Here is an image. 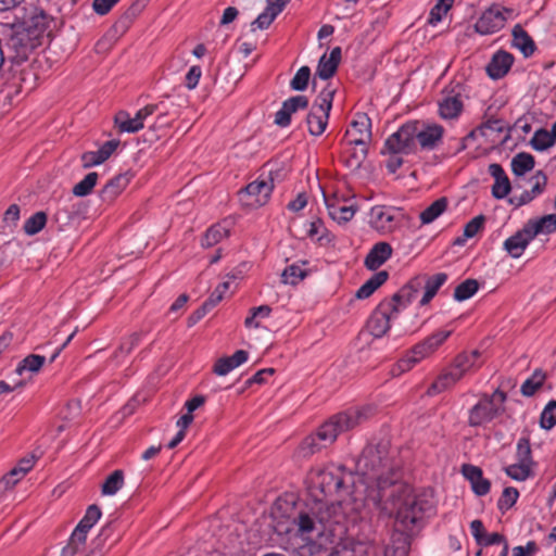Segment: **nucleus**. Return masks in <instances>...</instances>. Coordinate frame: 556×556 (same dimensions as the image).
Listing matches in <instances>:
<instances>
[{
	"label": "nucleus",
	"mask_w": 556,
	"mask_h": 556,
	"mask_svg": "<svg viewBox=\"0 0 556 556\" xmlns=\"http://www.w3.org/2000/svg\"><path fill=\"white\" fill-rule=\"evenodd\" d=\"M514 55L505 50L496 51L488 63L485 71L490 78L501 79L511 68Z\"/></svg>",
	"instance_id": "4be33fe9"
},
{
	"label": "nucleus",
	"mask_w": 556,
	"mask_h": 556,
	"mask_svg": "<svg viewBox=\"0 0 556 556\" xmlns=\"http://www.w3.org/2000/svg\"><path fill=\"white\" fill-rule=\"evenodd\" d=\"M540 426L542 429L551 430L556 426V400L549 401L541 413Z\"/></svg>",
	"instance_id": "680f3d73"
},
{
	"label": "nucleus",
	"mask_w": 556,
	"mask_h": 556,
	"mask_svg": "<svg viewBox=\"0 0 556 556\" xmlns=\"http://www.w3.org/2000/svg\"><path fill=\"white\" fill-rule=\"evenodd\" d=\"M307 236L316 241L320 245H328L334 242V235H332L325 226L323 219L316 218L309 223Z\"/></svg>",
	"instance_id": "c9c22d12"
},
{
	"label": "nucleus",
	"mask_w": 556,
	"mask_h": 556,
	"mask_svg": "<svg viewBox=\"0 0 556 556\" xmlns=\"http://www.w3.org/2000/svg\"><path fill=\"white\" fill-rule=\"evenodd\" d=\"M149 331V329H140L124 338L115 350L113 356L118 358L129 355L141 343Z\"/></svg>",
	"instance_id": "72a5a7b5"
},
{
	"label": "nucleus",
	"mask_w": 556,
	"mask_h": 556,
	"mask_svg": "<svg viewBox=\"0 0 556 556\" xmlns=\"http://www.w3.org/2000/svg\"><path fill=\"white\" fill-rule=\"evenodd\" d=\"M354 473L343 465L330 464L312 469L308 476V490L315 502L344 498L353 493Z\"/></svg>",
	"instance_id": "7ed1b4c3"
},
{
	"label": "nucleus",
	"mask_w": 556,
	"mask_h": 556,
	"mask_svg": "<svg viewBox=\"0 0 556 556\" xmlns=\"http://www.w3.org/2000/svg\"><path fill=\"white\" fill-rule=\"evenodd\" d=\"M463 86L456 84L444 89L445 97L439 102V115L444 119H452L459 116L463 111L460 91Z\"/></svg>",
	"instance_id": "f3484780"
},
{
	"label": "nucleus",
	"mask_w": 556,
	"mask_h": 556,
	"mask_svg": "<svg viewBox=\"0 0 556 556\" xmlns=\"http://www.w3.org/2000/svg\"><path fill=\"white\" fill-rule=\"evenodd\" d=\"M531 236L525 232V226L504 241L503 249L514 258L520 257L529 243Z\"/></svg>",
	"instance_id": "c85d7f7f"
},
{
	"label": "nucleus",
	"mask_w": 556,
	"mask_h": 556,
	"mask_svg": "<svg viewBox=\"0 0 556 556\" xmlns=\"http://www.w3.org/2000/svg\"><path fill=\"white\" fill-rule=\"evenodd\" d=\"M338 65L327 60L326 54H323L318 61L316 75L323 79H330L338 71Z\"/></svg>",
	"instance_id": "0e129e2a"
},
{
	"label": "nucleus",
	"mask_w": 556,
	"mask_h": 556,
	"mask_svg": "<svg viewBox=\"0 0 556 556\" xmlns=\"http://www.w3.org/2000/svg\"><path fill=\"white\" fill-rule=\"evenodd\" d=\"M488 172L494 178L492 197L497 200L506 198L511 191V184L503 166L498 163H492L489 165Z\"/></svg>",
	"instance_id": "393cba45"
},
{
	"label": "nucleus",
	"mask_w": 556,
	"mask_h": 556,
	"mask_svg": "<svg viewBox=\"0 0 556 556\" xmlns=\"http://www.w3.org/2000/svg\"><path fill=\"white\" fill-rule=\"evenodd\" d=\"M555 140L552 132L547 131L545 128L538 129L532 139L530 140V146L535 151H545L554 144Z\"/></svg>",
	"instance_id": "603ef678"
},
{
	"label": "nucleus",
	"mask_w": 556,
	"mask_h": 556,
	"mask_svg": "<svg viewBox=\"0 0 556 556\" xmlns=\"http://www.w3.org/2000/svg\"><path fill=\"white\" fill-rule=\"evenodd\" d=\"M102 516L101 508L97 504L89 505L84 517L77 523L67 544L62 548L61 556H74L86 544L88 532Z\"/></svg>",
	"instance_id": "1a4fd4ad"
},
{
	"label": "nucleus",
	"mask_w": 556,
	"mask_h": 556,
	"mask_svg": "<svg viewBox=\"0 0 556 556\" xmlns=\"http://www.w3.org/2000/svg\"><path fill=\"white\" fill-rule=\"evenodd\" d=\"M424 278L425 292L419 302L421 306L428 304L438 293L439 289L447 281L446 273H438L432 276L421 275Z\"/></svg>",
	"instance_id": "7c9ffc66"
},
{
	"label": "nucleus",
	"mask_w": 556,
	"mask_h": 556,
	"mask_svg": "<svg viewBox=\"0 0 556 556\" xmlns=\"http://www.w3.org/2000/svg\"><path fill=\"white\" fill-rule=\"evenodd\" d=\"M389 279L387 270L375 273L368 280H366L356 291L355 298L358 300L368 299L374 292L379 289Z\"/></svg>",
	"instance_id": "2f4dec72"
},
{
	"label": "nucleus",
	"mask_w": 556,
	"mask_h": 556,
	"mask_svg": "<svg viewBox=\"0 0 556 556\" xmlns=\"http://www.w3.org/2000/svg\"><path fill=\"white\" fill-rule=\"evenodd\" d=\"M146 3L141 0H136L115 22L114 28L116 31L125 33L134 20L141 13Z\"/></svg>",
	"instance_id": "e433bc0d"
},
{
	"label": "nucleus",
	"mask_w": 556,
	"mask_h": 556,
	"mask_svg": "<svg viewBox=\"0 0 556 556\" xmlns=\"http://www.w3.org/2000/svg\"><path fill=\"white\" fill-rule=\"evenodd\" d=\"M325 201L329 216L339 225L350 222L358 210L356 204L345 205L327 199Z\"/></svg>",
	"instance_id": "c756f323"
},
{
	"label": "nucleus",
	"mask_w": 556,
	"mask_h": 556,
	"mask_svg": "<svg viewBox=\"0 0 556 556\" xmlns=\"http://www.w3.org/2000/svg\"><path fill=\"white\" fill-rule=\"evenodd\" d=\"M115 529L114 521H110L105 523L99 531V534L92 540V551L94 549H101L102 546L105 544V542L111 538Z\"/></svg>",
	"instance_id": "69168bd1"
},
{
	"label": "nucleus",
	"mask_w": 556,
	"mask_h": 556,
	"mask_svg": "<svg viewBox=\"0 0 556 556\" xmlns=\"http://www.w3.org/2000/svg\"><path fill=\"white\" fill-rule=\"evenodd\" d=\"M422 276L416 275L402 286L393 295L384 298L383 300L396 308V314L400 315L401 312L406 309L415 301L422 289Z\"/></svg>",
	"instance_id": "dca6fc26"
},
{
	"label": "nucleus",
	"mask_w": 556,
	"mask_h": 556,
	"mask_svg": "<svg viewBox=\"0 0 556 556\" xmlns=\"http://www.w3.org/2000/svg\"><path fill=\"white\" fill-rule=\"evenodd\" d=\"M389 137L386 139L383 147L381 149L382 155H389L387 162H386V168L390 174H395L397 169L403 165L404 160L401 156L402 154H405V152L402 151H392L391 148L388 147Z\"/></svg>",
	"instance_id": "de8ad7c7"
},
{
	"label": "nucleus",
	"mask_w": 556,
	"mask_h": 556,
	"mask_svg": "<svg viewBox=\"0 0 556 556\" xmlns=\"http://www.w3.org/2000/svg\"><path fill=\"white\" fill-rule=\"evenodd\" d=\"M228 236V230L219 224L211 226L201 238L203 248H212Z\"/></svg>",
	"instance_id": "49530a36"
},
{
	"label": "nucleus",
	"mask_w": 556,
	"mask_h": 556,
	"mask_svg": "<svg viewBox=\"0 0 556 556\" xmlns=\"http://www.w3.org/2000/svg\"><path fill=\"white\" fill-rule=\"evenodd\" d=\"M453 333V329L450 330H437L422 341L415 344L410 353L412 355L407 358L400 359L396 365L393 366L391 372L393 376H399L405 371L412 369V367L420 362L426 356L433 353L439 349Z\"/></svg>",
	"instance_id": "423d86ee"
},
{
	"label": "nucleus",
	"mask_w": 556,
	"mask_h": 556,
	"mask_svg": "<svg viewBox=\"0 0 556 556\" xmlns=\"http://www.w3.org/2000/svg\"><path fill=\"white\" fill-rule=\"evenodd\" d=\"M460 471L465 479L470 482L471 490L477 496H484L490 492L491 481L483 477V471L480 467L464 464Z\"/></svg>",
	"instance_id": "412c9836"
},
{
	"label": "nucleus",
	"mask_w": 556,
	"mask_h": 556,
	"mask_svg": "<svg viewBox=\"0 0 556 556\" xmlns=\"http://www.w3.org/2000/svg\"><path fill=\"white\" fill-rule=\"evenodd\" d=\"M525 232L532 240L539 235H552L556 232V214H547L536 218H530L525 223Z\"/></svg>",
	"instance_id": "5701e85b"
},
{
	"label": "nucleus",
	"mask_w": 556,
	"mask_h": 556,
	"mask_svg": "<svg viewBox=\"0 0 556 556\" xmlns=\"http://www.w3.org/2000/svg\"><path fill=\"white\" fill-rule=\"evenodd\" d=\"M473 359L472 356L467 355V352L459 353L453 361V365L451 369L454 372L460 374V379L464 377V375L473 367Z\"/></svg>",
	"instance_id": "e2e57ef3"
},
{
	"label": "nucleus",
	"mask_w": 556,
	"mask_h": 556,
	"mask_svg": "<svg viewBox=\"0 0 556 556\" xmlns=\"http://www.w3.org/2000/svg\"><path fill=\"white\" fill-rule=\"evenodd\" d=\"M341 514L332 506H326L315 502L314 506L305 505L293 517L292 523L296 527L298 534L306 540L325 539L336 536L341 525Z\"/></svg>",
	"instance_id": "f03ea898"
},
{
	"label": "nucleus",
	"mask_w": 556,
	"mask_h": 556,
	"mask_svg": "<svg viewBox=\"0 0 556 556\" xmlns=\"http://www.w3.org/2000/svg\"><path fill=\"white\" fill-rule=\"evenodd\" d=\"M48 215L43 211L36 212L24 223L23 230L27 236L39 233L47 225Z\"/></svg>",
	"instance_id": "37998d69"
},
{
	"label": "nucleus",
	"mask_w": 556,
	"mask_h": 556,
	"mask_svg": "<svg viewBox=\"0 0 556 556\" xmlns=\"http://www.w3.org/2000/svg\"><path fill=\"white\" fill-rule=\"evenodd\" d=\"M532 467L533 466H531V465H527V464L518 462L517 464H513V465L505 467L504 470H505L506 475L509 478H511L513 480L525 481L528 478H531L534 476Z\"/></svg>",
	"instance_id": "5fc2aeb1"
},
{
	"label": "nucleus",
	"mask_w": 556,
	"mask_h": 556,
	"mask_svg": "<svg viewBox=\"0 0 556 556\" xmlns=\"http://www.w3.org/2000/svg\"><path fill=\"white\" fill-rule=\"evenodd\" d=\"M123 485L124 472L121 469H116L104 480L101 486V493L102 495H114L123 488Z\"/></svg>",
	"instance_id": "c03bdc74"
},
{
	"label": "nucleus",
	"mask_w": 556,
	"mask_h": 556,
	"mask_svg": "<svg viewBox=\"0 0 556 556\" xmlns=\"http://www.w3.org/2000/svg\"><path fill=\"white\" fill-rule=\"evenodd\" d=\"M134 174L130 170L115 175L100 190L99 197L103 203L111 204L126 189L132 179Z\"/></svg>",
	"instance_id": "a211bd4d"
},
{
	"label": "nucleus",
	"mask_w": 556,
	"mask_h": 556,
	"mask_svg": "<svg viewBox=\"0 0 556 556\" xmlns=\"http://www.w3.org/2000/svg\"><path fill=\"white\" fill-rule=\"evenodd\" d=\"M397 317L396 308L382 300L371 312L367 320V329L371 336L380 339L391 329V323Z\"/></svg>",
	"instance_id": "2eb2a0df"
},
{
	"label": "nucleus",
	"mask_w": 556,
	"mask_h": 556,
	"mask_svg": "<svg viewBox=\"0 0 556 556\" xmlns=\"http://www.w3.org/2000/svg\"><path fill=\"white\" fill-rule=\"evenodd\" d=\"M455 0H438L429 12L428 24L435 26L446 15L448 10L453 7Z\"/></svg>",
	"instance_id": "6e6d98bb"
},
{
	"label": "nucleus",
	"mask_w": 556,
	"mask_h": 556,
	"mask_svg": "<svg viewBox=\"0 0 556 556\" xmlns=\"http://www.w3.org/2000/svg\"><path fill=\"white\" fill-rule=\"evenodd\" d=\"M328 119L329 115L309 110L305 118L309 135L314 137L323 135L327 128Z\"/></svg>",
	"instance_id": "a19ab883"
},
{
	"label": "nucleus",
	"mask_w": 556,
	"mask_h": 556,
	"mask_svg": "<svg viewBox=\"0 0 556 556\" xmlns=\"http://www.w3.org/2000/svg\"><path fill=\"white\" fill-rule=\"evenodd\" d=\"M38 61L36 59L24 62L18 71V81L22 87L27 90H31L36 87L37 80L39 79V72L37 66Z\"/></svg>",
	"instance_id": "473e14b6"
},
{
	"label": "nucleus",
	"mask_w": 556,
	"mask_h": 556,
	"mask_svg": "<svg viewBox=\"0 0 556 556\" xmlns=\"http://www.w3.org/2000/svg\"><path fill=\"white\" fill-rule=\"evenodd\" d=\"M98 178H99L98 173H96V172L88 173L84 177L83 180H80L73 187L72 193L75 197H79V198L90 194L97 185Z\"/></svg>",
	"instance_id": "8fccbe9b"
},
{
	"label": "nucleus",
	"mask_w": 556,
	"mask_h": 556,
	"mask_svg": "<svg viewBox=\"0 0 556 556\" xmlns=\"http://www.w3.org/2000/svg\"><path fill=\"white\" fill-rule=\"evenodd\" d=\"M479 290V282L473 278H468L460 282L454 290L453 298L457 302L466 301L472 298Z\"/></svg>",
	"instance_id": "a18cd8bd"
},
{
	"label": "nucleus",
	"mask_w": 556,
	"mask_h": 556,
	"mask_svg": "<svg viewBox=\"0 0 556 556\" xmlns=\"http://www.w3.org/2000/svg\"><path fill=\"white\" fill-rule=\"evenodd\" d=\"M513 9L503 7L498 3L491 4L485 9L480 17L475 23L476 33L485 36L492 35L504 28L507 16L505 14H511Z\"/></svg>",
	"instance_id": "4468645a"
},
{
	"label": "nucleus",
	"mask_w": 556,
	"mask_h": 556,
	"mask_svg": "<svg viewBox=\"0 0 556 556\" xmlns=\"http://www.w3.org/2000/svg\"><path fill=\"white\" fill-rule=\"evenodd\" d=\"M519 492L514 486H506L497 501V508L503 514L510 509L517 502Z\"/></svg>",
	"instance_id": "bf43d9fd"
},
{
	"label": "nucleus",
	"mask_w": 556,
	"mask_h": 556,
	"mask_svg": "<svg viewBox=\"0 0 556 556\" xmlns=\"http://www.w3.org/2000/svg\"><path fill=\"white\" fill-rule=\"evenodd\" d=\"M45 41L16 26L8 39L9 55L13 65H22L29 60V56L43 45Z\"/></svg>",
	"instance_id": "6e6552de"
},
{
	"label": "nucleus",
	"mask_w": 556,
	"mask_h": 556,
	"mask_svg": "<svg viewBox=\"0 0 556 556\" xmlns=\"http://www.w3.org/2000/svg\"><path fill=\"white\" fill-rule=\"evenodd\" d=\"M535 165V159L528 152L517 153L510 163L511 172L515 176L521 177L526 173L532 170Z\"/></svg>",
	"instance_id": "58836bf2"
},
{
	"label": "nucleus",
	"mask_w": 556,
	"mask_h": 556,
	"mask_svg": "<svg viewBox=\"0 0 556 556\" xmlns=\"http://www.w3.org/2000/svg\"><path fill=\"white\" fill-rule=\"evenodd\" d=\"M506 401L507 393L500 388L495 389L492 394L482 393L479 401L468 412V426L479 428L491 424L505 413Z\"/></svg>",
	"instance_id": "39448f33"
},
{
	"label": "nucleus",
	"mask_w": 556,
	"mask_h": 556,
	"mask_svg": "<svg viewBox=\"0 0 556 556\" xmlns=\"http://www.w3.org/2000/svg\"><path fill=\"white\" fill-rule=\"evenodd\" d=\"M547 378L546 372L542 368H536L532 375L523 381L520 387V392L523 396L530 397L542 388Z\"/></svg>",
	"instance_id": "4c0bfd02"
},
{
	"label": "nucleus",
	"mask_w": 556,
	"mask_h": 556,
	"mask_svg": "<svg viewBox=\"0 0 556 556\" xmlns=\"http://www.w3.org/2000/svg\"><path fill=\"white\" fill-rule=\"evenodd\" d=\"M444 131V127L435 123L408 121L389 136L387 144L392 151H402L405 155L416 152L417 142L421 150L431 151L442 142Z\"/></svg>",
	"instance_id": "20e7f679"
},
{
	"label": "nucleus",
	"mask_w": 556,
	"mask_h": 556,
	"mask_svg": "<svg viewBox=\"0 0 556 556\" xmlns=\"http://www.w3.org/2000/svg\"><path fill=\"white\" fill-rule=\"evenodd\" d=\"M388 454L387 445L382 443L368 444L358 458L357 467L363 471V475L372 479H380L391 467Z\"/></svg>",
	"instance_id": "0eeeda50"
},
{
	"label": "nucleus",
	"mask_w": 556,
	"mask_h": 556,
	"mask_svg": "<svg viewBox=\"0 0 556 556\" xmlns=\"http://www.w3.org/2000/svg\"><path fill=\"white\" fill-rule=\"evenodd\" d=\"M460 380V374L454 372L452 369L441 374L428 388V395L439 394L450 387L454 386L457 381Z\"/></svg>",
	"instance_id": "f704fd0d"
},
{
	"label": "nucleus",
	"mask_w": 556,
	"mask_h": 556,
	"mask_svg": "<svg viewBox=\"0 0 556 556\" xmlns=\"http://www.w3.org/2000/svg\"><path fill=\"white\" fill-rule=\"evenodd\" d=\"M448 200L445 197H441L433 201L428 207H426L419 215L420 222L424 225L434 222L441 216L447 208Z\"/></svg>",
	"instance_id": "ea45409f"
},
{
	"label": "nucleus",
	"mask_w": 556,
	"mask_h": 556,
	"mask_svg": "<svg viewBox=\"0 0 556 556\" xmlns=\"http://www.w3.org/2000/svg\"><path fill=\"white\" fill-rule=\"evenodd\" d=\"M17 27L29 30L42 41L49 36L48 29L53 18L41 8L29 5L23 8V14Z\"/></svg>",
	"instance_id": "f8f14e48"
},
{
	"label": "nucleus",
	"mask_w": 556,
	"mask_h": 556,
	"mask_svg": "<svg viewBox=\"0 0 556 556\" xmlns=\"http://www.w3.org/2000/svg\"><path fill=\"white\" fill-rule=\"evenodd\" d=\"M513 47L518 49L525 58H530L536 50L533 38L520 24H516L511 30Z\"/></svg>",
	"instance_id": "bb28decb"
},
{
	"label": "nucleus",
	"mask_w": 556,
	"mask_h": 556,
	"mask_svg": "<svg viewBox=\"0 0 556 556\" xmlns=\"http://www.w3.org/2000/svg\"><path fill=\"white\" fill-rule=\"evenodd\" d=\"M531 179L535 182L530 190H525L520 195H514L508 198V203L514 205L516 208L532 202L536 197L541 195L547 186V175L543 170H538Z\"/></svg>",
	"instance_id": "6ab92c4d"
},
{
	"label": "nucleus",
	"mask_w": 556,
	"mask_h": 556,
	"mask_svg": "<svg viewBox=\"0 0 556 556\" xmlns=\"http://www.w3.org/2000/svg\"><path fill=\"white\" fill-rule=\"evenodd\" d=\"M311 79V68L307 65L301 66L290 80V88L293 91L307 89Z\"/></svg>",
	"instance_id": "13d9d810"
},
{
	"label": "nucleus",
	"mask_w": 556,
	"mask_h": 556,
	"mask_svg": "<svg viewBox=\"0 0 556 556\" xmlns=\"http://www.w3.org/2000/svg\"><path fill=\"white\" fill-rule=\"evenodd\" d=\"M121 141L112 139L105 141L97 151H87L81 155L83 166L89 168L105 162L118 148Z\"/></svg>",
	"instance_id": "b1692460"
},
{
	"label": "nucleus",
	"mask_w": 556,
	"mask_h": 556,
	"mask_svg": "<svg viewBox=\"0 0 556 556\" xmlns=\"http://www.w3.org/2000/svg\"><path fill=\"white\" fill-rule=\"evenodd\" d=\"M248 358L249 353L247 351L238 350L231 356L218 358L213 366V372L217 376H225L232 369L245 363Z\"/></svg>",
	"instance_id": "cd10ccee"
},
{
	"label": "nucleus",
	"mask_w": 556,
	"mask_h": 556,
	"mask_svg": "<svg viewBox=\"0 0 556 556\" xmlns=\"http://www.w3.org/2000/svg\"><path fill=\"white\" fill-rule=\"evenodd\" d=\"M516 456L519 463L535 466L532 458L531 443L529 437H521L517 442Z\"/></svg>",
	"instance_id": "4d7b16f0"
},
{
	"label": "nucleus",
	"mask_w": 556,
	"mask_h": 556,
	"mask_svg": "<svg viewBox=\"0 0 556 556\" xmlns=\"http://www.w3.org/2000/svg\"><path fill=\"white\" fill-rule=\"evenodd\" d=\"M334 97V90L324 89L317 96L311 110L329 115L332 109V102Z\"/></svg>",
	"instance_id": "3c124183"
},
{
	"label": "nucleus",
	"mask_w": 556,
	"mask_h": 556,
	"mask_svg": "<svg viewBox=\"0 0 556 556\" xmlns=\"http://www.w3.org/2000/svg\"><path fill=\"white\" fill-rule=\"evenodd\" d=\"M114 123L121 132L135 134L141 130L135 117H131L127 111H119L114 116Z\"/></svg>",
	"instance_id": "09e8293b"
},
{
	"label": "nucleus",
	"mask_w": 556,
	"mask_h": 556,
	"mask_svg": "<svg viewBox=\"0 0 556 556\" xmlns=\"http://www.w3.org/2000/svg\"><path fill=\"white\" fill-rule=\"evenodd\" d=\"M484 223H485V217L482 214L470 219L464 227L465 238L475 237L483 228Z\"/></svg>",
	"instance_id": "774afa93"
},
{
	"label": "nucleus",
	"mask_w": 556,
	"mask_h": 556,
	"mask_svg": "<svg viewBox=\"0 0 556 556\" xmlns=\"http://www.w3.org/2000/svg\"><path fill=\"white\" fill-rule=\"evenodd\" d=\"M367 407H350L329 417L318 429L307 435L300 450L304 456L313 455L331 445L339 434L353 430L368 419Z\"/></svg>",
	"instance_id": "f257e3e1"
},
{
	"label": "nucleus",
	"mask_w": 556,
	"mask_h": 556,
	"mask_svg": "<svg viewBox=\"0 0 556 556\" xmlns=\"http://www.w3.org/2000/svg\"><path fill=\"white\" fill-rule=\"evenodd\" d=\"M274 190L273 178L256 179L238 191L240 203L250 208H257L265 205Z\"/></svg>",
	"instance_id": "ddd939ff"
},
{
	"label": "nucleus",
	"mask_w": 556,
	"mask_h": 556,
	"mask_svg": "<svg viewBox=\"0 0 556 556\" xmlns=\"http://www.w3.org/2000/svg\"><path fill=\"white\" fill-rule=\"evenodd\" d=\"M369 215L371 227L383 235L400 228L405 218L403 208L388 205L372 206Z\"/></svg>",
	"instance_id": "9b49d317"
},
{
	"label": "nucleus",
	"mask_w": 556,
	"mask_h": 556,
	"mask_svg": "<svg viewBox=\"0 0 556 556\" xmlns=\"http://www.w3.org/2000/svg\"><path fill=\"white\" fill-rule=\"evenodd\" d=\"M392 252L393 249L390 243L386 241L377 242L367 253L364 266L369 270H377L392 256Z\"/></svg>",
	"instance_id": "a878e982"
},
{
	"label": "nucleus",
	"mask_w": 556,
	"mask_h": 556,
	"mask_svg": "<svg viewBox=\"0 0 556 556\" xmlns=\"http://www.w3.org/2000/svg\"><path fill=\"white\" fill-rule=\"evenodd\" d=\"M431 508V503L425 497L407 495L397 507L395 520L405 530H413Z\"/></svg>",
	"instance_id": "9d476101"
},
{
	"label": "nucleus",
	"mask_w": 556,
	"mask_h": 556,
	"mask_svg": "<svg viewBox=\"0 0 556 556\" xmlns=\"http://www.w3.org/2000/svg\"><path fill=\"white\" fill-rule=\"evenodd\" d=\"M352 131L348 130L345 137L354 132L356 136L349 140L351 146L366 147L367 141L371 138V121L366 113H358L351 123Z\"/></svg>",
	"instance_id": "aec40b11"
},
{
	"label": "nucleus",
	"mask_w": 556,
	"mask_h": 556,
	"mask_svg": "<svg viewBox=\"0 0 556 556\" xmlns=\"http://www.w3.org/2000/svg\"><path fill=\"white\" fill-rule=\"evenodd\" d=\"M307 276V271L302 269L296 264H292L287 266L282 274L281 279L283 283H289L292 286H296L301 280H303Z\"/></svg>",
	"instance_id": "052dcab7"
},
{
	"label": "nucleus",
	"mask_w": 556,
	"mask_h": 556,
	"mask_svg": "<svg viewBox=\"0 0 556 556\" xmlns=\"http://www.w3.org/2000/svg\"><path fill=\"white\" fill-rule=\"evenodd\" d=\"M83 206V202L65 203L56 210L54 218L58 223H63L66 225L78 217Z\"/></svg>",
	"instance_id": "79ce46f5"
},
{
	"label": "nucleus",
	"mask_w": 556,
	"mask_h": 556,
	"mask_svg": "<svg viewBox=\"0 0 556 556\" xmlns=\"http://www.w3.org/2000/svg\"><path fill=\"white\" fill-rule=\"evenodd\" d=\"M282 104L286 106V109L289 111V114L292 116V114L296 113L299 110L307 109L309 101L306 96L299 94L290 97L289 99L285 100Z\"/></svg>",
	"instance_id": "338daca9"
},
{
	"label": "nucleus",
	"mask_w": 556,
	"mask_h": 556,
	"mask_svg": "<svg viewBox=\"0 0 556 556\" xmlns=\"http://www.w3.org/2000/svg\"><path fill=\"white\" fill-rule=\"evenodd\" d=\"M46 362V357L45 356H41V355H38V354H29L27 355L24 359H22L17 367H16V372L18 375H22L23 371L27 370V371H30V372H38L41 367L43 366Z\"/></svg>",
	"instance_id": "864d4df0"
}]
</instances>
